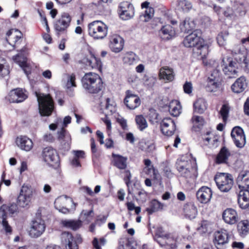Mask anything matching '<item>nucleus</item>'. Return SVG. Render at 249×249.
<instances>
[{"label": "nucleus", "mask_w": 249, "mask_h": 249, "mask_svg": "<svg viewBox=\"0 0 249 249\" xmlns=\"http://www.w3.org/2000/svg\"><path fill=\"white\" fill-rule=\"evenodd\" d=\"M33 196L32 189L27 185H23L18 197V205L22 208L29 206Z\"/></svg>", "instance_id": "nucleus-8"}, {"label": "nucleus", "mask_w": 249, "mask_h": 249, "mask_svg": "<svg viewBox=\"0 0 249 249\" xmlns=\"http://www.w3.org/2000/svg\"><path fill=\"white\" fill-rule=\"evenodd\" d=\"M193 51L194 53L197 56H200V58L204 59L209 53V46L203 40L197 46L194 48Z\"/></svg>", "instance_id": "nucleus-30"}, {"label": "nucleus", "mask_w": 249, "mask_h": 249, "mask_svg": "<svg viewBox=\"0 0 249 249\" xmlns=\"http://www.w3.org/2000/svg\"><path fill=\"white\" fill-rule=\"evenodd\" d=\"M93 217V212L92 210L89 211L83 210L80 214L81 219L87 223H89L92 220Z\"/></svg>", "instance_id": "nucleus-53"}, {"label": "nucleus", "mask_w": 249, "mask_h": 249, "mask_svg": "<svg viewBox=\"0 0 249 249\" xmlns=\"http://www.w3.org/2000/svg\"><path fill=\"white\" fill-rule=\"evenodd\" d=\"M60 243L64 249H79L77 243L71 233L62 232L60 236Z\"/></svg>", "instance_id": "nucleus-11"}, {"label": "nucleus", "mask_w": 249, "mask_h": 249, "mask_svg": "<svg viewBox=\"0 0 249 249\" xmlns=\"http://www.w3.org/2000/svg\"><path fill=\"white\" fill-rule=\"evenodd\" d=\"M238 203L239 207L243 209L249 206V191L240 190L238 197Z\"/></svg>", "instance_id": "nucleus-33"}, {"label": "nucleus", "mask_w": 249, "mask_h": 249, "mask_svg": "<svg viewBox=\"0 0 249 249\" xmlns=\"http://www.w3.org/2000/svg\"><path fill=\"white\" fill-rule=\"evenodd\" d=\"M109 106V98L108 97H102L100 104V109L105 114V118H102L107 125V129H109V121L107 119V113H108V107Z\"/></svg>", "instance_id": "nucleus-41"}, {"label": "nucleus", "mask_w": 249, "mask_h": 249, "mask_svg": "<svg viewBox=\"0 0 249 249\" xmlns=\"http://www.w3.org/2000/svg\"><path fill=\"white\" fill-rule=\"evenodd\" d=\"M160 127L162 133L168 136L174 134L176 129L175 122L170 117L164 118L160 122Z\"/></svg>", "instance_id": "nucleus-15"}, {"label": "nucleus", "mask_w": 249, "mask_h": 249, "mask_svg": "<svg viewBox=\"0 0 249 249\" xmlns=\"http://www.w3.org/2000/svg\"><path fill=\"white\" fill-rule=\"evenodd\" d=\"M67 82L66 86L67 89H70L71 87H76L75 80V75L74 74L72 73L71 74H68L67 76Z\"/></svg>", "instance_id": "nucleus-55"}, {"label": "nucleus", "mask_w": 249, "mask_h": 249, "mask_svg": "<svg viewBox=\"0 0 249 249\" xmlns=\"http://www.w3.org/2000/svg\"><path fill=\"white\" fill-rule=\"evenodd\" d=\"M37 98L39 112L41 116H50L53 109V102L50 94L36 92Z\"/></svg>", "instance_id": "nucleus-2"}, {"label": "nucleus", "mask_w": 249, "mask_h": 249, "mask_svg": "<svg viewBox=\"0 0 249 249\" xmlns=\"http://www.w3.org/2000/svg\"><path fill=\"white\" fill-rule=\"evenodd\" d=\"M212 196L211 189L206 186L201 187L196 193V197L199 202L202 203L209 202Z\"/></svg>", "instance_id": "nucleus-22"}, {"label": "nucleus", "mask_w": 249, "mask_h": 249, "mask_svg": "<svg viewBox=\"0 0 249 249\" xmlns=\"http://www.w3.org/2000/svg\"><path fill=\"white\" fill-rule=\"evenodd\" d=\"M15 207V206L13 205H11V207H9L6 205H3L0 208V223L2 224L6 232L10 233L12 231L11 227L6 221L8 212L10 211L11 210L12 211L11 213H14V211H12V209L13 208Z\"/></svg>", "instance_id": "nucleus-18"}, {"label": "nucleus", "mask_w": 249, "mask_h": 249, "mask_svg": "<svg viewBox=\"0 0 249 249\" xmlns=\"http://www.w3.org/2000/svg\"><path fill=\"white\" fill-rule=\"evenodd\" d=\"M41 158L49 166H54L59 162V156L55 149L52 147H46L43 149Z\"/></svg>", "instance_id": "nucleus-6"}, {"label": "nucleus", "mask_w": 249, "mask_h": 249, "mask_svg": "<svg viewBox=\"0 0 249 249\" xmlns=\"http://www.w3.org/2000/svg\"><path fill=\"white\" fill-rule=\"evenodd\" d=\"M206 65L210 68H213V71L218 70L219 62L215 59H210L209 61L206 63Z\"/></svg>", "instance_id": "nucleus-60"}, {"label": "nucleus", "mask_w": 249, "mask_h": 249, "mask_svg": "<svg viewBox=\"0 0 249 249\" xmlns=\"http://www.w3.org/2000/svg\"><path fill=\"white\" fill-rule=\"evenodd\" d=\"M14 61L22 68L26 75L31 73V68L27 63V59L25 57L17 54L13 58Z\"/></svg>", "instance_id": "nucleus-38"}, {"label": "nucleus", "mask_w": 249, "mask_h": 249, "mask_svg": "<svg viewBox=\"0 0 249 249\" xmlns=\"http://www.w3.org/2000/svg\"><path fill=\"white\" fill-rule=\"evenodd\" d=\"M71 20V17L69 14L63 13L60 18L54 24V29L58 33L65 32L70 26Z\"/></svg>", "instance_id": "nucleus-12"}, {"label": "nucleus", "mask_w": 249, "mask_h": 249, "mask_svg": "<svg viewBox=\"0 0 249 249\" xmlns=\"http://www.w3.org/2000/svg\"><path fill=\"white\" fill-rule=\"evenodd\" d=\"M84 63L92 69H97L101 71L102 63L101 61L96 58L93 54H91L90 57H86L82 60Z\"/></svg>", "instance_id": "nucleus-35"}, {"label": "nucleus", "mask_w": 249, "mask_h": 249, "mask_svg": "<svg viewBox=\"0 0 249 249\" xmlns=\"http://www.w3.org/2000/svg\"><path fill=\"white\" fill-rule=\"evenodd\" d=\"M125 93L124 104L128 109L133 110L140 106L141 101L137 95L130 90H127Z\"/></svg>", "instance_id": "nucleus-17"}, {"label": "nucleus", "mask_w": 249, "mask_h": 249, "mask_svg": "<svg viewBox=\"0 0 249 249\" xmlns=\"http://www.w3.org/2000/svg\"><path fill=\"white\" fill-rule=\"evenodd\" d=\"M164 207V204L157 199H153L150 201L149 206L146 208V211L149 214H151L154 213L162 211Z\"/></svg>", "instance_id": "nucleus-37"}, {"label": "nucleus", "mask_w": 249, "mask_h": 249, "mask_svg": "<svg viewBox=\"0 0 249 249\" xmlns=\"http://www.w3.org/2000/svg\"><path fill=\"white\" fill-rule=\"evenodd\" d=\"M138 61V56L132 52L126 53L123 57V61L126 65H132L135 64Z\"/></svg>", "instance_id": "nucleus-44"}, {"label": "nucleus", "mask_w": 249, "mask_h": 249, "mask_svg": "<svg viewBox=\"0 0 249 249\" xmlns=\"http://www.w3.org/2000/svg\"><path fill=\"white\" fill-rule=\"evenodd\" d=\"M160 240L165 241V243L169 246L173 245L174 242V238L169 234H164L160 235Z\"/></svg>", "instance_id": "nucleus-56"}, {"label": "nucleus", "mask_w": 249, "mask_h": 249, "mask_svg": "<svg viewBox=\"0 0 249 249\" xmlns=\"http://www.w3.org/2000/svg\"><path fill=\"white\" fill-rule=\"evenodd\" d=\"M197 31H195L187 36L183 41V43L186 47L195 48L203 40L197 34Z\"/></svg>", "instance_id": "nucleus-23"}, {"label": "nucleus", "mask_w": 249, "mask_h": 249, "mask_svg": "<svg viewBox=\"0 0 249 249\" xmlns=\"http://www.w3.org/2000/svg\"><path fill=\"white\" fill-rule=\"evenodd\" d=\"M106 242L107 241L104 238H100L99 241L97 238H94L92 244L95 249H101V246H104Z\"/></svg>", "instance_id": "nucleus-57"}, {"label": "nucleus", "mask_w": 249, "mask_h": 249, "mask_svg": "<svg viewBox=\"0 0 249 249\" xmlns=\"http://www.w3.org/2000/svg\"><path fill=\"white\" fill-rule=\"evenodd\" d=\"M6 40L10 45L14 47L21 39V33L18 30L11 29L6 33Z\"/></svg>", "instance_id": "nucleus-27"}, {"label": "nucleus", "mask_w": 249, "mask_h": 249, "mask_svg": "<svg viewBox=\"0 0 249 249\" xmlns=\"http://www.w3.org/2000/svg\"><path fill=\"white\" fill-rule=\"evenodd\" d=\"M227 61L229 62L228 64H225L223 70L225 74L227 75L229 78H233L237 75L238 71L236 68V63L233 62L231 59H227Z\"/></svg>", "instance_id": "nucleus-31"}, {"label": "nucleus", "mask_w": 249, "mask_h": 249, "mask_svg": "<svg viewBox=\"0 0 249 249\" xmlns=\"http://www.w3.org/2000/svg\"><path fill=\"white\" fill-rule=\"evenodd\" d=\"M231 136L235 145L239 148L243 147L246 144V138L242 128L234 127L231 131Z\"/></svg>", "instance_id": "nucleus-14"}, {"label": "nucleus", "mask_w": 249, "mask_h": 249, "mask_svg": "<svg viewBox=\"0 0 249 249\" xmlns=\"http://www.w3.org/2000/svg\"><path fill=\"white\" fill-rule=\"evenodd\" d=\"M160 35L163 39H169L174 34L173 28L169 25L162 27L159 31Z\"/></svg>", "instance_id": "nucleus-46"}, {"label": "nucleus", "mask_w": 249, "mask_h": 249, "mask_svg": "<svg viewBox=\"0 0 249 249\" xmlns=\"http://www.w3.org/2000/svg\"><path fill=\"white\" fill-rule=\"evenodd\" d=\"M237 229L240 235H246L249 232V221L247 220L240 221L238 224Z\"/></svg>", "instance_id": "nucleus-49"}, {"label": "nucleus", "mask_w": 249, "mask_h": 249, "mask_svg": "<svg viewBox=\"0 0 249 249\" xmlns=\"http://www.w3.org/2000/svg\"><path fill=\"white\" fill-rule=\"evenodd\" d=\"M177 168L181 175L186 178H190L192 174L195 171L192 167L191 160H178L177 163Z\"/></svg>", "instance_id": "nucleus-13"}, {"label": "nucleus", "mask_w": 249, "mask_h": 249, "mask_svg": "<svg viewBox=\"0 0 249 249\" xmlns=\"http://www.w3.org/2000/svg\"><path fill=\"white\" fill-rule=\"evenodd\" d=\"M112 162L114 166L121 170L126 168L127 166V158L126 157L112 153Z\"/></svg>", "instance_id": "nucleus-26"}, {"label": "nucleus", "mask_w": 249, "mask_h": 249, "mask_svg": "<svg viewBox=\"0 0 249 249\" xmlns=\"http://www.w3.org/2000/svg\"><path fill=\"white\" fill-rule=\"evenodd\" d=\"M191 122L193 124L194 127L197 128L202 127L205 124V121L203 117L198 115H193Z\"/></svg>", "instance_id": "nucleus-52"}, {"label": "nucleus", "mask_w": 249, "mask_h": 249, "mask_svg": "<svg viewBox=\"0 0 249 249\" xmlns=\"http://www.w3.org/2000/svg\"><path fill=\"white\" fill-rule=\"evenodd\" d=\"M210 227V223L207 221H203L201 223V225L198 228V230L201 232L205 233L208 231Z\"/></svg>", "instance_id": "nucleus-59"}, {"label": "nucleus", "mask_w": 249, "mask_h": 249, "mask_svg": "<svg viewBox=\"0 0 249 249\" xmlns=\"http://www.w3.org/2000/svg\"><path fill=\"white\" fill-rule=\"evenodd\" d=\"M174 72L172 68L168 66H164L160 69L159 71L160 79L167 82H171L174 80Z\"/></svg>", "instance_id": "nucleus-28"}, {"label": "nucleus", "mask_w": 249, "mask_h": 249, "mask_svg": "<svg viewBox=\"0 0 249 249\" xmlns=\"http://www.w3.org/2000/svg\"><path fill=\"white\" fill-rule=\"evenodd\" d=\"M89 35L95 39H103L108 34V27L100 20H95L88 24Z\"/></svg>", "instance_id": "nucleus-3"}, {"label": "nucleus", "mask_w": 249, "mask_h": 249, "mask_svg": "<svg viewBox=\"0 0 249 249\" xmlns=\"http://www.w3.org/2000/svg\"><path fill=\"white\" fill-rule=\"evenodd\" d=\"M222 217L224 221L230 225L234 224L238 220L237 212L231 208L226 209L223 213Z\"/></svg>", "instance_id": "nucleus-24"}, {"label": "nucleus", "mask_w": 249, "mask_h": 249, "mask_svg": "<svg viewBox=\"0 0 249 249\" xmlns=\"http://www.w3.org/2000/svg\"><path fill=\"white\" fill-rule=\"evenodd\" d=\"M62 226L66 228L75 231L79 229L82 225L81 220L72 219H65L61 221Z\"/></svg>", "instance_id": "nucleus-40"}, {"label": "nucleus", "mask_w": 249, "mask_h": 249, "mask_svg": "<svg viewBox=\"0 0 249 249\" xmlns=\"http://www.w3.org/2000/svg\"><path fill=\"white\" fill-rule=\"evenodd\" d=\"M46 225L44 220L40 218H36L32 221L29 235L32 237H38L44 233Z\"/></svg>", "instance_id": "nucleus-10"}, {"label": "nucleus", "mask_w": 249, "mask_h": 249, "mask_svg": "<svg viewBox=\"0 0 249 249\" xmlns=\"http://www.w3.org/2000/svg\"><path fill=\"white\" fill-rule=\"evenodd\" d=\"M27 98V95L22 89L12 90L9 93L8 100L11 103H20Z\"/></svg>", "instance_id": "nucleus-21"}, {"label": "nucleus", "mask_w": 249, "mask_h": 249, "mask_svg": "<svg viewBox=\"0 0 249 249\" xmlns=\"http://www.w3.org/2000/svg\"><path fill=\"white\" fill-rule=\"evenodd\" d=\"M169 110L172 115L177 117L181 112V107L180 103L177 100L172 101L169 104Z\"/></svg>", "instance_id": "nucleus-45"}, {"label": "nucleus", "mask_w": 249, "mask_h": 249, "mask_svg": "<svg viewBox=\"0 0 249 249\" xmlns=\"http://www.w3.org/2000/svg\"><path fill=\"white\" fill-rule=\"evenodd\" d=\"M54 207L59 212L64 214L70 213V210L67 208L69 204L73 205V209L75 208V205L72 200L66 196H60L57 197L54 203Z\"/></svg>", "instance_id": "nucleus-9"}, {"label": "nucleus", "mask_w": 249, "mask_h": 249, "mask_svg": "<svg viewBox=\"0 0 249 249\" xmlns=\"http://www.w3.org/2000/svg\"><path fill=\"white\" fill-rule=\"evenodd\" d=\"M192 8L191 2L186 0H179L178 2V10L179 11L186 13L188 12Z\"/></svg>", "instance_id": "nucleus-50"}, {"label": "nucleus", "mask_w": 249, "mask_h": 249, "mask_svg": "<svg viewBox=\"0 0 249 249\" xmlns=\"http://www.w3.org/2000/svg\"><path fill=\"white\" fill-rule=\"evenodd\" d=\"M218 136L213 132H207L202 135V145L204 147L215 148L218 146Z\"/></svg>", "instance_id": "nucleus-16"}, {"label": "nucleus", "mask_w": 249, "mask_h": 249, "mask_svg": "<svg viewBox=\"0 0 249 249\" xmlns=\"http://www.w3.org/2000/svg\"><path fill=\"white\" fill-rule=\"evenodd\" d=\"M229 35V32L227 31L221 32L218 35L217 42L219 46H224L227 44Z\"/></svg>", "instance_id": "nucleus-51"}, {"label": "nucleus", "mask_w": 249, "mask_h": 249, "mask_svg": "<svg viewBox=\"0 0 249 249\" xmlns=\"http://www.w3.org/2000/svg\"><path fill=\"white\" fill-rule=\"evenodd\" d=\"M229 112V107L227 105H223L220 109V113L224 121H225L227 119V117L228 116Z\"/></svg>", "instance_id": "nucleus-58"}, {"label": "nucleus", "mask_w": 249, "mask_h": 249, "mask_svg": "<svg viewBox=\"0 0 249 249\" xmlns=\"http://www.w3.org/2000/svg\"><path fill=\"white\" fill-rule=\"evenodd\" d=\"M58 139L60 141H62L64 139V141L66 142L65 144L68 148H70V145L71 142V138L70 134L66 133L64 129H62L59 134Z\"/></svg>", "instance_id": "nucleus-54"}, {"label": "nucleus", "mask_w": 249, "mask_h": 249, "mask_svg": "<svg viewBox=\"0 0 249 249\" xmlns=\"http://www.w3.org/2000/svg\"><path fill=\"white\" fill-rule=\"evenodd\" d=\"M230 238L229 232L225 229H221L214 232L213 243L216 246L225 245L229 242Z\"/></svg>", "instance_id": "nucleus-19"}, {"label": "nucleus", "mask_w": 249, "mask_h": 249, "mask_svg": "<svg viewBox=\"0 0 249 249\" xmlns=\"http://www.w3.org/2000/svg\"><path fill=\"white\" fill-rule=\"evenodd\" d=\"M135 120L137 127L140 131H143L148 127L147 122L142 115H136Z\"/></svg>", "instance_id": "nucleus-48"}, {"label": "nucleus", "mask_w": 249, "mask_h": 249, "mask_svg": "<svg viewBox=\"0 0 249 249\" xmlns=\"http://www.w3.org/2000/svg\"><path fill=\"white\" fill-rule=\"evenodd\" d=\"M183 90L186 94H191L193 91L192 84L190 82H186L183 85Z\"/></svg>", "instance_id": "nucleus-62"}, {"label": "nucleus", "mask_w": 249, "mask_h": 249, "mask_svg": "<svg viewBox=\"0 0 249 249\" xmlns=\"http://www.w3.org/2000/svg\"><path fill=\"white\" fill-rule=\"evenodd\" d=\"M247 87V83L245 77L241 76L238 78L231 86V89L235 93L243 92Z\"/></svg>", "instance_id": "nucleus-34"}, {"label": "nucleus", "mask_w": 249, "mask_h": 249, "mask_svg": "<svg viewBox=\"0 0 249 249\" xmlns=\"http://www.w3.org/2000/svg\"><path fill=\"white\" fill-rule=\"evenodd\" d=\"M16 143L19 149L26 152L31 151L34 145L32 140L26 136H18Z\"/></svg>", "instance_id": "nucleus-20"}, {"label": "nucleus", "mask_w": 249, "mask_h": 249, "mask_svg": "<svg viewBox=\"0 0 249 249\" xmlns=\"http://www.w3.org/2000/svg\"><path fill=\"white\" fill-rule=\"evenodd\" d=\"M145 167L143 169V173L147 176L153 177L157 179L158 172L152 164V162L149 159H145L143 160Z\"/></svg>", "instance_id": "nucleus-36"}, {"label": "nucleus", "mask_w": 249, "mask_h": 249, "mask_svg": "<svg viewBox=\"0 0 249 249\" xmlns=\"http://www.w3.org/2000/svg\"><path fill=\"white\" fill-rule=\"evenodd\" d=\"M206 90L210 92H220L222 91L221 79L219 70L213 71L207 81Z\"/></svg>", "instance_id": "nucleus-4"}, {"label": "nucleus", "mask_w": 249, "mask_h": 249, "mask_svg": "<svg viewBox=\"0 0 249 249\" xmlns=\"http://www.w3.org/2000/svg\"><path fill=\"white\" fill-rule=\"evenodd\" d=\"M72 152L74 155V157L78 160L85 158V153L84 151L73 150Z\"/></svg>", "instance_id": "nucleus-63"}, {"label": "nucleus", "mask_w": 249, "mask_h": 249, "mask_svg": "<svg viewBox=\"0 0 249 249\" xmlns=\"http://www.w3.org/2000/svg\"><path fill=\"white\" fill-rule=\"evenodd\" d=\"M206 101L203 98L197 99L193 104L194 112L198 114H203L207 108Z\"/></svg>", "instance_id": "nucleus-39"}, {"label": "nucleus", "mask_w": 249, "mask_h": 249, "mask_svg": "<svg viewBox=\"0 0 249 249\" xmlns=\"http://www.w3.org/2000/svg\"><path fill=\"white\" fill-rule=\"evenodd\" d=\"M214 180L218 189L223 192L229 191L231 189L233 183L231 176L224 173L217 174L215 176Z\"/></svg>", "instance_id": "nucleus-5"}, {"label": "nucleus", "mask_w": 249, "mask_h": 249, "mask_svg": "<svg viewBox=\"0 0 249 249\" xmlns=\"http://www.w3.org/2000/svg\"><path fill=\"white\" fill-rule=\"evenodd\" d=\"M183 213L184 216L190 220L195 219L197 215V209L194 203L186 204L184 206Z\"/></svg>", "instance_id": "nucleus-29"}, {"label": "nucleus", "mask_w": 249, "mask_h": 249, "mask_svg": "<svg viewBox=\"0 0 249 249\" xmlns=\"http://www.w3.org/2000/svg\"><path fill=\"white\" fill-rule=\"evenodd\" d=\"M179 27L182 32L187 33L195 29L196 23L193 19L190 18H186L180 24Z\"/></svg>", "instance_id": "nucleus-42"}, {"label": "nucleus", "mask_w": 249, "mask_h": 249, "mask_svg": "<svg viewBox=\"0 0 249 249\" xmlns=\"http://www.w3.org/2000/svg\"><path fill=\"white\" fill-rule=\"evenodd\" d=\"M110 42V48L112 52L117 53L123 49L124 41L123 38L120 36L117 35L112 36Z\"/></svg>", "instance_id": "nucleus-25"}, {"label": "nucleus", "mask_w": 249, "mask_h": 249, "mask_svg": "<svg viewBox=\"0 0 249 249\" xmlns=\"http://www.w3.org/2000/svg\"><path fill=\"white\" fill-rule=\"evenodd\" d=\"M238 186L240 190H249V171L241 172L238 177Z\"/></svg>", "instance_id": "nucleus-32"}, {"label": "nucleus", "mask_w": 249, "mask_h": 249, "mask_svg": "<svg viewBox=\"0 0 249 249\" xmlns=\"http://www.w3.org/2000/svg\"><path fill=\"white\" fill-rule=\"evenodd\" d=\"M154 10L153 8L150 7L146 9L144 17L145 18V21H147L148 20L151 18L154 15Z\"/></svg>", "instance_id": "nucleus-61"}, {"label": "nucleus", "mask_w": 249, "mask_h": 249, "mask_svg": "<svg viewBox=\"0 0 249 249\" xmlns=\"http://www.w3.org/2000/svg\"><path fill=\"white\" fill-rule=\"evenodd\" d=\"M231 156L230 150L226 147L222 148L216 158V162L218 164L227 162Z\"/></svg>", "instance_id": "nucleus-43"}, {"label": "nucleus", "mask_w": 249, "mask_h": 249, "mask_svg": "<svg viewBox=\"0 0 249 249\" xmlns=\"http://www.w3.org/2000/svg\"><path fill=\"white\" fill-rule=\"evenodd\" d=\"M82 84L84 88L91 93H98L103 88L102 79L99 75L93 72L87 73L84 75Z\"/></svg>", "instance_id": "nucleus-1"}, {"label": "nucleus", "mask_w": 249, "mask_h": 249, "mask_svg": "<svg viewBox=\"0 0 249 249\" xmlns=\"http://www.w3.org/2000/svg\"><path fill=\"white\" fill-rule=\"evenodd\" d=\"M244 112L245 114L249 116V97H248L244 105Z\"/></svg>", "instance_id": "nucleus-64"}, {"label": "nucleus", "mask_w": 249, "mask_h": 249, "mask_svg": "<svg viewBox=\"0 0 249 249\" xmlns=\"http://www.w3.org/2000/svg\"><path fill=\"white\" fill-rule=\"evenodd\" d=\"M10 73L9 66L6 60L0 56V76L4 77Z\"/></svg>", "instance_id": "nucleus-47"}, {"label": "nucleus", "mask_w": 249, "mask_h": 249, "mask_svg": "<svg viewBox=\"0 0 249 249\" xmlns=\"http://www.w3.org/2000/svg\"><path fill=\"white\" fill-rule=\"evenodd\" d=\"M118 12L121 19L128 20L134 17L135 8L130 2L124 1L120 3Z\"/></svg>", "instance_id": "nucleus-7"}]
</instances>
